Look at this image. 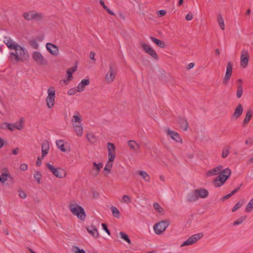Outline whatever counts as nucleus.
<instances>
[{
	"label": "nucleus",
	"instance_id": "obj_8",
	"mask_svg": "<svg viewBox=\"0 0 253 253\" xmlns=\"http://www.w3.org/2000/svg\"><path fill=\"white\" fill-rule=\"evenodd\" d=\"M32 57L33 60L40 65L43 66L47 64V60L43 57L40 52L34 51L32 54Z\"/></svg>",
	"mask_w": 253,
	"mask_h": 253
},
{
	"label": "nucleus",
	"instance_id": "obj_9",
	"mask_svg": "<svg viewBox=\"0 0 253 253\" xmlns=\"http://www.w3.org/2000/svg\"><path fill=\"white\" fill-rule=\"evenodd\" d=\"M141 47L143 50L152 57L155 60H158L159 59V56L157 52L149 45L145 43H141Z\"/></svg>",
	"mask_w": 253,
	"mask_h": 253
},
{
	"label": "nucleus",
	"instance_id": "obj_49",
	"mask_svg": "<svg viewBox=\"0 0 253 253\" xmlns=\"http://www.w3.org/2000/svg\"><path fill=\"white\" fill-rule=\"evenodd\" d=\"M153 207L155 210L159 213H161L164 211L163 209L160 206L159 204L157 202H155L153 204Z\"/></svg>",
	"mask_w": 253,
	"mask_h": 253
},
{
	"label": "nucleus",
	"instance_id": "obj_23",
	"mask_svg": "<svg viewBox=\"0 0 253 253\" xmlns=\"http://www.w3.org/2000/svg\"><path fill=\"white\" fill-rule=\"evenodd\" d=\"M195 192L197 193L198 198L200 197L202 198H206L209 195V192L207 189H196Z\"/></svg>",
	"mask_w": 253,
	"mask_h": 253
},
{
	"label": "nucleus",
	"instance_id": "obj_4",
	"mask_svg": "<svg viewBox=\"0 0 253 253\" xmlns=\"http://www.w3.org/2000/svg\"><path fill=\"white\" fill-rule=\"evenodd\" d=\"M169 224V220H163L159 223H156L153 226L155 233L157 235L162 234Z\"/></svg>",
	"mask_w": 253,
	"mask_h": 253
},
{
	"label": "nucleus",
	"instance_id": "obj_17",
	"mask_svg": "<svg viewBox=\"0 0 253 253\" xmlns=\"http://www.w3.org/2000/svg\"><path fill=\"white\" fill-rule=\"evenodd\" d=\"M178 123L181 128L184 130H187L189 127V124L184 117L179 116L178 117Z\"/></svg>",
	"mask_w": 253,
	"mask_h": 253
},
{
	"label": "nucleus",
	"instance_id": "obj_33",
	"mask_svg": "<svg viewBox=\"0 0 253 253\" xmlns=\"http://www.w3.org/2000/svg\"><path fill=\"white\" fill-rule=\"evenodd\" d=\"M138 174L140 175L145 181L148 182H149L150 181V177L147 173L146 172L144 171L139 170L138 171Z\"/></svg>",
	"mask_w": 253,
	"mask_h": 253
},
{
	"label": "nucleus",
	"instance_id": "obj_46",
	"mask_svg": "<svg viewBox=\"0 0 253 253\" xmlns=\"http://www.w3.org/2000/svg\"><path fill=\"white\" fill-rule=\"evenodd\" d=\"M243 93V88L242 84H239L238 86L237 90V97L240 98L241 97Z\"/></svg>",
	"mask_w": 253,
	"mask_h": 253
},
{
	"label": "nucleus",
	"instance_id": "obj_26",
	"mask_svg": "<svg viewBox=\"0 0 253 253\" xmlns=\"http://www.w3.org/2000/svg\"><path fill=\"white\" fill-rule=\"evenodd\" d=\"M243 112V107L241 104H239L235 108L233 116L236 119L239 118Z\"/></svg>",
	"mask_w": 253,
	"mask_h": 253
},
{
	"label": "nucleus",
	"instance_id": "obj_32",
	"mask_svg": "<svg viewBox=\"0 0 253 253\" xmlns=\"http://www.w3.org/2000/svg\"><path fill=\"white\" fill-rule=\"evenodd\" d=\"M57 147L63 152L67 151V149L65 148L64 141L63 140H58L56 141Z\"/></svg>",
	"mask_w": 253,
	"mask_h": 253
},
{
	"label": "nucleus",
	"instance_id": "obj_47",
	"mask_svg": "<svg viewBox=\"0 0 253 253\" xmlns=\"http://www.w3.org/2000/svg\"><path fill=\"white\" fill-rule=\"evenodd\" d=\"M29 43L34 49H38L39 48V44L35 39H31L29 40Z\"/></svg>",
	"mask_w": 253,
	"mask_h": 253
},
{
	"label": "nucleus",
	"instance_id": "obj_18",
	"mask_svg": "<svg viewBox=\"0 0 253 253\" xmlns=\"http://www.w3.org/2000/svg\"><path fill=\"white\" fill-rule=\"evenodd\" d=\"M86 230L88 233L95 238H97L99 236V232L94 225H91L86 227Z\"/></svg>",
	"mask_w": 253,
	"mask_h": 253
},
{
	"label": "nucleus",
	"instance_id": "obj_12",
	"mask_svg": "<svg viewBox=\"0 0 253 253\" xmlns=\"http://www.w3.org/2000/svg\"><path fill=\"white\" fill-rule=\"evenodd\" d=\"M107 149L108 151V157L110 161H114L116 157L115 150L116 147L114 144L108 142Z\"/></svg>",
	"mask_w": 253,
	"mask_h": 253
},
{
	"label": "nucleus",
	"instance_id": "obj_13",
	"mask_svg": "<svg viewBox=\"0 0 253 253\" xmlns=\"http://www.w3.org/2000/svg\"><path fill=\"white\" fill-rule=\"evenodd\" d=\"M249 60V52L246 50H243L241 55L240 65L243 68H246Z\"/></svg>",
	"mask_w": 253,
	"mask_h": 253
},
{
	"label": "nucleus",
	"instance_id": "obj_5",
	"mask_svg": "<svg viewBox=\"0 0 253 253\" xmlns=\"http://www.w3.org/2000/svg\"><path fill=\"white\" fill-rule=\"evenodd\" d=\"M48 95L46 99V102L48 108H52L54 105L55 98V91L54 87L51 86L47 90Z\"/></svg>",
	"mask_w": 253,
	"mask_h": 253
},
{
	"label": "nucleus",
	"instance_id": "obj_16",
	"mask_svg": "<svg viewBox=\"0 0 253 253\" xmlns=\"http://www.w3.org/2000/svg\"><path fill=\"white\" fill-rule=\"evenodd\" d=\"M46 47L48 51L53 55H56L58 53V48L56 45L51 43H47Z\"/></svg>",
	"mask_w": 253,
	"mask_h": 253
},
{
	"label": "nucleus",
	"instance_id": "obj_1",
	"mask_svg": "<svg viewBox=\"0 0 253 253\" xmlns=\"http://www.w3.org/2000/svg\"><path fill=\"white\" fill-rule=\"evenodd\" d=\"M69 209L72 214L80 220L84 221L85 219L86 214L84 209L81 206L76 204H71L69 205Z\"/></svg>",
	"mask_w": 253,
	"mask_h": 253
},
{
	"label": "nucleus",
	"instance_id": "obj_57",
	"mask_svg": "<svg viewBox=\"0 0 253 253\" xmlns=\"http://www.w3.org/2000/svg\"><path fill=\"white\" fill-rule=\"evenodd\" d=\"M82 121V117L80 115H74L73 121L75 122H80Z\"/></svg>",
	"mask_w": 253,
	"mask_h": 253
},
{
	"label": "nucleus",
	"instance_id": "obj_56",
	"mask_svg": "<svg viewBox=\"0 0 253 253\" xmlns=\"http://www.w3.org/2000/svg\"><path fill=\"white\" fill-rule=\"evenodd\" d=\"M18 192H19V196L20 198H21L22 199H24L26 197L27 195H26V193L22 190H20V189L19 190Z\"/></svg>",
	"mask_w": 253,
	"mask_h": 253
},
{
	"label": "nucleus",
	"instance_id": "obj_54",
	"mask_svg": "<svg viewBox=\"0 0 253 253\" xmlns=\"http://www.w3.org/2000/svg\"><path fill=\"white\" fill-rule=\"evenodd\" d=\"M102 226L103 229L106 232V233L109 235H111V232L110 230L108 229V225L106 223H102Z\"/></svg>",
	"mask_w": 253,
	"mask_h": 253
},
{
	"label": "nucleus",
	"instance_id": "obj_50",
	"mask_svg": "<svg viewBox=\"0 0 253 253\" xmlns=\"http://www.w3.org/2000/svg\"><path fill=\"white\" fill-rule=\"evenodd\" d=\"M245 219L246 216H241L234 222L233 225L236 226L241 224Z\"/></svg>",
	"mask_w": 253,
	"mask_h": 253
},
{
	"label": "nucleus",
	"instance_id": "obj_39",
	"mask_svg": "<svg viewBox=\"0 0 253 253\" xmlns=\"http://www.w3.org/2000/svg\"><path fill=\"white\" fill-rule=\"evenodd\" d=\"M23 120V119L21 118L20 119V122L19 123H16L15 124H12V126L13 128H16L18 130H21L23 128L22 122Z\"/></svg>",
	"mask_w": 253,
	"mask_h": 253
},
{
	"label": "nucleus",
	"instance_id": "obj_48",
	"mask_svg": "<svg viewBox=\"0 0 253 253\" xmlns=\"http://www.w3.org/2000/svg\"><path fill=\"white\" fill-rule=\"evenodd\" d=\"M253 209V199H252L248 204L246 207V211L249 212Z\"/></svg>",
	"mask_w": 253,
	"mask_h": 253
},
{
	"label": "nucleus",
	"instance_id": "obj_36",
	"mask_svg": "<svg viewBox=\"0 0 253 253\" xmlns=\"http://www.w3.org/2000/svg\"><path fill=\"white\" fill-rule=\"evenodd\" d=\"M244 202H245V200L244 199H242V200L239 201L235 204V205L233 207V208L232 209V212H235L237 210L240 209L243 205V204H244Z\"/></svg>",
	"mask_w": 253,
	"mask_h": 253
},
{
	"label": "nucleus",
	"instance_id": "obj_61",
	"mask_svg": "<svg viewBox=\"0 0 253 253\" xmlns=\"http://www.w3.org/2000/svg\"><path fill=\"white\" fill-rule=\"evenodd\" d=\"M28 169V166L26 164H22L20 166V169L21 170L25 171Z\"/></svg>",
	"mask_w": 253,
	"mask_h": 253
},
{
	"label": "nucleus",
	"instance_id": "obj_42",
	"mask_svg": "<svg viewBox=\"0 0 253 253\" xmlns=\"http://www.w3.org/2000/svg\"><path fill=\"white\" fill-rule=\"evenodd\" d=\"M87 140L91 143H94L96 142L97 138L92 133H87L86 134Z\"/></svg>",
	"mask_w": 253,
	"mask_h": 253
},
{
	"label": "nucleus",
	"instance_id": "obj_19",
	"mask_svg": "<svg viewBox=\"0 0 253 253\" xmlns=\"http://www.w3.org/2000/svg\"><path fill=\"white\" fill-rule=\"evenodd\" d=\"M90 80L89 79H83L77 87L78 89V92H81L84 90L86 86L89 85Z\"/></svg>",
	"mask_w": 253,
	"mask_h": 253
},
{
	"label": "nucleus",
	"instance_id": "obj_37",
	"mask_svg": "<svg viewBox=\"0 0 253 253\" xmlns=\"http://www.w3.org/2000/svg\"><path fill=\"white\" fill-rule=\"evenodd\" d=\"M240 190V187H238L235 189H234L231 193L228 194H227L221 198V200L222 201H224L226 199H229L234 194H235L236 192H237Z\"/></svg>",
	"mask_w": 253,
	"mask_h": 253
},
{
	"label": "nucleus",
	"instance_id": "obj_6",
	"mask_svg": "<svg viewBox=\"0 0 253 253\" xmlns=\"http://www.w3.org/2000/svg\"><path fill=\"white\" fill-rule=\"evenodd\" d=\"M46 166L49 170L56 177L62 178L65 176L66 172L62 169L55 168L49 163L46 164Z\"/></svg>",
	"mask_w": 253,
	"mask_h": 253
},
{
	"label": "nucleus",
	"instance_id": "obj_14",
	"mask_svg": "<svg viewBox=\"0 0 253 253\" xmlns=\"http://www.w3.org/2000/svg\"><path fill=\"white\" fill-rule=\"evenodd\" d=\"M167 134L170 138L178 143H182V140L180 137L179 134L176 131L168 129L167 131Z\"/></svg>",
	"mask_w": 253,
	"mask_h": 253
},
{
	"label": "nucleus",
	"instance_id": "obj_15",
	"mask_svg": "<svg viewBox=\"0 0 253 253\" xmlns=\"http://www.w3.org/2000/svg\"><path fill=\"white\" fill-rule=\"evenodd\" d=\"M4 42L10 49H14L15 50H17V48L18 44L15 42H13L10 38L5 37Z\"/></svg>",
	"mask_w": 253,
	"mask_h": 253
},
{
	"label": "nucleus",
	"instance_id": "obj_25",
	"mask_svg": "<svg viewBox=\"0 0 253 253\" xmlns=\"http://www.w3.org/2000/svg\"><path fill=\"white\" fill-rule=\"evenodd\" d=\"M151 40L159 47L164 48L166 47L165 43L164 41L159 40L154 37L150 36Z\"/></svg>",
	"mask_w": 253,
	"mask_h": 253
},
{
	"label": "nucleus",
	"instance_id": "obj_34",
	"mask_svg": "<svg viewBox=\"0 0 253 253\" xmlns=\"http://www.w3.org/2000/svg\"><path fill=\"white\" fill-rule=\"evenodd\" d=\"M113 161H110V160H109V161L107 162V163H106V164L105 166L104 170L105 171H107V173L105 174V175L106 176L107 175V174L110 173L111 172V169L112 168V166H113Z\"/></svg>",
	"mask_w": 253,
	"mask_h": 253
},
{
	"label": "nucleus",
	"instance_id": "obj_53",
	"mask_svg": "<svg viewBox=\"0 0 253 253\" xmlns=\"http://www.w3.org/2000/svg\"><path fill=\"white\" fill-rule=\"evenodd\" d=\"M2 125L3 127L5 126L7 129H8L11 131L13 130V127L12 126V125H11L8 123L4 122L2 124Z\"/></svg>",
	"mask_w": 253,
	"mask_h": 253
},
{
	"label": "nucleus",
	"instance_id": "obj_64",
	"mask_svg": "<svg viewBox=\"0 0 253 253\" xmlns=\"http://www.w3.org/2000/svg\"><path fill=\"white\" fill-rule=\"evenodd\" d=\"M247 145H252L253 143V139L252 138H248L245 141Z\"/></svg>",
	"mask_w": 253,
	"mask_h": 253
},
{
	"label": "nucleus",
	"instance_id": "obj_2",
	"mask_svg": "<svg viewBox=\"0 0 253 253\" xmlns=\"http://www.w3.org/2000/svg\"><path fill=\"white\" fill-rule=\"evenodd\" d=\"M23 17L27 21L35 20L40 21L43 18V15L42 13L37 12L35 10H31L29 12H24Z\"/></svg>",
	"mask_w": 253,
	"mask_h": 253
},
{
	"label": "nucleus",
	"instance_id": "obj_41",
	"mask_svg": "<svg viewBox=\"0 0 253 253\" xmlns=\"http://www.w3.org/2000/svg\"><path fill=\"white\" fill-rule=\"evenodd\" d=\"M74 127L75 129V131L76 132L77 135L79 136H81L83 134V127L80 125H79V126L76 125V126H74Z\"/></svg>",
	"mask_w": 253,
	"mask_h": 253
},
{
	"label": "nucleus",
	"instance_id": "obj_51",
	"mask_svg": "<svg viewBox=\"0 0 253 253\" xmlns=\"http://www.w3.org/2000/svg\"><path fill=\"white\" fill-rule=\"evenodd\" d=\"M77 92H78V88H71L68 90V94L69 95H73L76 94Z\"/></svg>",
	"mask_w": 253,
	"mask_h": 253
},
{
	"label": "nucleus",
	"instance_id": "obj_59",
	"mask_svg": "<svg viewBox=\"0 0 253 253\" xmlns=\"http://www.w3.org/2000/svg\"><path fill=\"white\" fill-rule=\"evenodd\" d=\"M75 253H86L83 249H80L78 247H75Z\"/></svg>",
	"mask_w": 253,
	"mask_h": 253
},
{
	"label": "nucleus",
	"instance_id": "obj_21",
	"mask_svg": "<svg viewBox=\"0 0 253 253\" xmlns=\"http://www.w3.org/2000/svg\"><path fill=\"white\" fill-rule=\"evenodd\" d=\"M2 174L0 175V182L4 183L7 179L8 176H10L8 170L7 168H4L1 169Z\"/></svg>",
	"mask_w": 253,
	"mask_h": 253
},
{
	"label": "nucleus",
	"instance_id": "obj_52",
	"mask_svg": "<svg viewBox=\"0 0 253 253\" xmlns=\"http://www.w3.org/2000/svg\"><path fill=\"white\" fill-rule=\"evenodd\" d=\"M123 201L126 204H129L131 202V198L129 196L124 195L122 197Z\"/></svg>",
	"mask_w": 253,
	"mask_h": 253
},
{
	"label": "nucleus",
	"instance_id": "obj_38",
	"mask_svg": "<svg viewBox=\"0 0 253 253\" xmlns=\"http://www.w3.org/2000/svg\"><path fill=\"white\" fill-rule=\"evenodd\" d=\"M217 21L218 22V24H219L220 28L222 30H224L225 29V25H224V20H223V18L221 15H218Z\"/></svg>",
	"mask_w": 253,
	"mask_h": 253
},
{
	"label": "nucleus",
	"instance_id": "obj_10",
	"mask_svg": "<svg viewBox=\"0 0 253 253\" xmlns=\"http://www.w3.org/2000/svg\"><path fill=\"white\" fill-rule=\"evenodd\" d=\"M228 178L229 175H225L220 172L218 176H217L213 181L215 187H219L221 186L225 183Z\"/></svg>",
	"mask_w": 253,
	"mask_h": 253
},
{
	"label": "nucleus",
	"instance_id": "obj_60",
	"mask_svg": "<svg viewBox=\"0 0 253 253\" xmlns=\"http://www.w3.org/2000/svg\"><path fill=\"white\" fill-rule=\"evenodd\" d=\"M193 15L192 13H188L186 15V17H185V19L187 21L191 20L193 19Z\"/></svg>",
	"mask_w": 253,
	"mask_h": 253
},
{
	"label": "nucleus",
	"instance_id": "obj_24",
	"mask_svg": "<svg viewBox=\"0 0 253 253\" xmlns=\"http://www.w3.org/2000/svg\"><path fill=\"white\" fill-rule=\"evenodd\" d=\"M198 199V196L197 193L195 192V190H194L192 192L189 193L187 196L186 200L188 202H193L196 201Z\"/></svg>",
	"mask_w": 253,
	"mask_h": 253
},
{
	"label": "nucleus",
	"instance_id": "obj_22",
	"mask_svg": "<svg viewBox=\"0 0 253 253\" xmlns=\"http://www.w3.org/2000/svg\"><path fill=\"white\" fill-rule=\"evenodd\" d=\"M49 144L47 140L44 141L42 144V155L44 157L47 155L49 151Z\"/></svg>",
	"mask_w": 253,
	"mask_h": 253
},
{
	"label": "nucleus",
	"instance_id": "obj_40",
	"mask_svg": "<svg viewBox=\"0 0 253 253\" xmlns=\"http://www.w3.org/2000/svg\"><path fill=\"white\" fill-rule=\"evenodd\" d=\"M111 210L112 211L113 215L114 217L116 218H119L120 217V212L116 207L112 206L111 208Z\"/></svg>",
	"mask_w": 253,
	"mask_h": 253
},
{
	"label": "nucleus",
	"instance_id": "obj_45",
	"mask_svg": "<svg viewBox=\"0 0 253 253\" xmlns=\"http://www.w3.org/2000/svg\"><path fill=\"white\" fill-rule=\"evenodd\" d=\"M230 147L227 146L224 147L222 150V157L225 158L228 156L230 152Z\"/></svg>",
	"mask_w": 253,
	"mask_h": 253
},
{
	"label": "nucleus",
	"instance_id": "obj_27",
	"mask_svg": "<svg viewBox=\"0 0 253 253\" xmlns=\"http://www.w3.org/2000/svg\"><path fill=\"white\" fill-rule=\"evenodd\" d=\"M252 113L253 112L251 110H249L247 111L246 114V117L243 122V126H245L249 123L252 117Z\"/></svg>",
	"mask_w": 253,
	"mask_h": 253
},
{
	"label": "nucleus",
	"instance_id": "obj_62",
	"mask_svg": "<svg viewBox=\"0 0 253 253\" xmlns=\"http://www.w3.org/2000/svg\"><path fill=\"white\" fill-rule=\"evenodd\" d=\"M71 80H69V78H68L67 79H63V80H62L60 81V84L63 85V84H62V83L66 85V84H68L69 83V82L71 81Z\"/></svg>",
	"mask_w": 253,
	"mask_h": 253
},
{
	"label": "nucleus",
	"instance_id": "obj_43",
	"mask_svg": "<svg viewBox=\"0 0 253 253\" xmlns=\"http://www.w3.org/2000/svg\"><path fill=\"white\" fill-rule=\"evenodd\" d=\"M120 235L122 239L126 242L128 244H131V241L129 239L128 236L126 233L123 232H121L120 233Z\"/></svg>",
	"mask_w": 253,
	"mask_h": 253
},
{
	"label": "nucleus",
	"instance_id": "obj_44",
	"mask_svg": "<svg viewBox=\"0 0 253 253\" xmlns=\"http://www.w3.org/2000/svg\"><path fill=\"white\" fill-rule=\"evenodd\" d=\"M34 177L38 184L41 183V181L42 176L40 171H36L34 174Z\"/></svg>",
	"mask_w": 253,
	"mask_h": 253
},
{
	"label": "nucleus",
	"instance_id": "obj_31",
	"mask_svg": "<svg viewBox=\"0 0 253 253\" xmlns=\"http://www.w3.org/2000/svg\"><path fill=\"white\" fill-rule=\"evenodd\" d=\"M17 50H15L16 53H18L19 56L24 57L27 52V50L25 48L22 47V46L17 44Z\"/></svg>",
	"mask_w": 253,
	"mask_h": 253
},
{
	"label": "nucleus",
	"instance_id": "obj_30",
	"mask_svg": "<svg viewBox=\"0 0 253 253\" xmlns=\"http://www.w3.org/2000/svg\"><path fill=\"white\" fill-rule=\"evenodd\" d=\"M77 70V65H75L74 67L68 69L66 71V74L67 75V77L69 78V80H72L73 74L76 72Z\"/></svg>",
	"mask_w": 253,
	"mask_h": 253
},
{
	"label": "nucleus",
	"instance_id": "obj_7",
	"mask_svg": "<svg viewBox=\"0 0 253 253\" xmlns=\"http://www.w3.org/2000/svg\"><path fill=\"white\" fill-rule=\"evenodd\" d=\"M203 233H199L194 234L189 237L186 241L183 242L181 245L182 247L192 245L196 243L199 240L203 237Z\"/></svg>",
	"mask_w": 253,
	"mask_h": 253
},
{
	"label": "nucleus",
	"instance_id": "obj_35",
	"mask_svg": "<svg viewBox=\"0 0 253 253\" xmlns=\"http://www.w3.org/2000/svg\"><path fill=\"white\" fill-rule=\"evenodd\" d=\"M10 59L12 61H15L16 63L21 60V58L19 56L18 53L13 52L10 53Z\"/></svg>",
	"mask_w": 253,
	"mask_h": 253
},
{
	"label": "nucleus",
	"instance_id": "obj_20",
	"mask_svg": "<svg viewBox=\"0 0 253 253\" xmlns=\"http://www.w3.org/2000/svg\"><path fill=\"white\" fill-rule=\"evenodd\" d=\"M222 169L223 166L220 165L217 166L216 167L214 168L213 169H211L209 170L207 173V175L208 176H210L217 175V174L219 173L220 171H221Z\"/></svg>",
	"mask_w": 253,
	"mask_h": 253
},
{
	"label": "nucleus",
	"instance_id": "obj_11",
	"mask_svg": "<svg viewBox=\"0 0 253 253\" xmlns=\"http://www.w3.org/2000/svg\"><path fill=\"white\" fill-rule=\"evenodd\" d=\"M232 70L233 64L231 63V62H228L226 66V72L222 81V83L224 84H226V83L229 81L230 78L232 75Z\"/></svg>",
	"mask_w": 253,
	"mask_h": 253
},
{
	"label": "nucleus",
	"instance_id": "obj_63",
	"mask_svg": "<svg viewBox=\"0 0 253 253\" xmlns=\"http://www.w3.org/2000/svg\"><path fill=\"white\" fill-rule=\"evenodd\" d=\"M158 13L161 17H163L166 14V11L164 10H160L158 11Z\"/></svg>",
	"mask_w": 253,
	"mask_h": 253
},
{
	"label": "nucleus",
	"instance_id": "obj_3",
	"mask_svg": "<svg viewBox=\"0 0 253 253\" xmlns=\"http://www.w3.org/2000/svg\"><path fill=\"white\" fill-rule=\"evenodd\" d=\"M117 73V69L115 64H109V69L105 75V80L107 83H111L115 79Z\"/></svg>",
	"mask_w": 253,
	"mask_h": 253
},
{
	"label": "nucleus",
	"instance_id": "obj_58",
	"mask_svg": "<svg viewBox=\"0 0 253 253\" xmlns=\"http://www.w3.org/2000/svg\"><path fill=\"white\" fill-rule=\"evenodd\" d=\"M44 157H42V155L41 156H39L37 158V160L36 161V165L37 167H39L42 164V160L43 158Z\"/></svg>",
	"mask_w": 253,
	"mask_h": 253
},
{
	"label": "nucleus",
	"instance_id": "obj_28",
	"mask_svg": "<svg viewBox=\"0 0 253 253\" xmlns=\"http://www.w3.org/2000/svg\"><path fill=\"white\" fill-rule=\"evenodd\" d=\"M128 146L133 150L136 151L140 148L139 145L133 140H128L127 142Z\"/></svg>",
	"mask_w": 253,
	"mask_h": 253
},
{
	"label": "nucleus",
	"instance_id": "obj_29",
	"mask_svg": "<svg viewBox=\"0 0 253 253\" xmlns=\"http://www.w3.org/2000/svg\"><path fill=\"white\" fill-rule=\"evenodd\" d=\"M92 165V169L95 170V173L94 174V175L97 176L98 175L101 169H102L103 167V164L101 162L99 164H96V162H93Z\"/></svg>",
	"mask_w": 253,
	"mask_h": 253
},
{
	"label": "nucleus",
	"instance_id": "obj_55",
	"mask_svg": "<svg viewBox=\"0 0 253 253\" xmlns=\"http://www.w3.org/2000/svg\"><path fill=\"white\" fill-rule=\"evenodd\" d=\"M220 172H221L222 173H223V174H224L225 175H229V177L231 175V171L230 169H229L228 168L225 169L223 170L222 169L221 171H220Z\"/></svg>",
	"mask_w": 253,
	"mask_h": 253
}]
</instances>
